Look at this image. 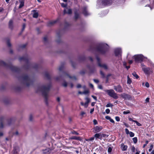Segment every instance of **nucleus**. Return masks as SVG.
<instances>
[{
	"label": "nucleus",
	"instance_id": "f257e3e1",
	"mask_svg": "<svg viewBox=\"0 0 154 154\" xmlns=\"http://www.w3.org/2000/svg\"><path fill=\"white\" fill-rule=\"evenodd\" d=\"M50 84L40 85L36 88V91L37 93H41L47 101L48 97V92L50 88Z\"/></svg>",
	"mask_w": 154,
	"mask_h": 154
},
{
	"label": "nucleus",
	"instance_id": "f03ea898",
	"mask_svg": "<svg viewBox=\"0 0 154 154\" xmlns=\"http://www.w3.org/2000/svg\"><path fill=\"white\" fill-rule=\"evenodd\" d=\"M109 48V46L107 44L101 43L97 45L96 50L100 53L104 54L107 51Z\"/></svg>",
	"mask_w": 154,
	"mask_h": 154
},
{
	"label": "nucleus",
	"instance_id": "7ed1b4c3",
	"mask_svg": "<svg viewBox=\"0 0 154 154\" xmlns=\"http://www.w3.org/2000/svg\"><path fill=\"white\" fill-rule=\"evenodd\" d=\"M21 82L24 85L29 86L32 83L31 79L26 75H23L20 78Z\"/></svg>",
	"mask_w": 154,
	"mask_h": 154
},
{
	"label": "nucleus",
	"instance_id": "20e7f679",
	"mask_svg": "<svg viewBox=\"0 0 154 154\" xmlns=\"http://www.w3.org/2000/svg\"><path fill=\"white\" fill-rule=\"evenodd\" d=\"M0 66L10 68L13 71H17L18 69L16 67L13 66L11 64H7L2 60H0Z\"/></svg>",
	"mask_w": 154,
	"mask_h": 154
},
{
	"label": "nucleus",
	"instance_id": "39448f33",
	"mask_svg": "<svg viewBox=\"0 0 154 154\" xmlns=\"http://www.w3.org/2000/svg\"><path fill=\"white\" fill-rule=\"evenodd\" d=\"M104 91L107 93L109 96L114 99H117L118 98V96L117 94L112 89L105 90Z\"/></svg>",
	"mask_w": 154,
	"mask_h": 154
},
{
	"label": "nucleus",
	"instance_id": "423d86ee",
	"mask_svg": "<svg viewBox=\"0 0 154 154\" xmlns=\"http://www.w3.org/2000/svg\"><path fill=\"white\" fill-rule=\"evenodd\" d=\"M135 61L136 62H141L143 61L144 57L142 54H138L134 56Z\"/></svg>",
	"mask_w": 154,
	"mask_h": 154
},
{
	"label": "nucleus",
	"instance_id": "0eeeda50",
	"mask_svg": "<svg viewBox=\"0 0 154 154\" xmlns=\"http://www.w3.org/2000/svg\"><path fill=\"white\" fill-rule=\"evenodd\" d=\"M96 59L97 60L98 66H99L100 67L103 68L105 69H108V66L106 64H101L100 63V59L98 57H97Z\"/></svg>",
	"mask_w": 154,
	"mask_h": 154
},
{
	"label": "nucleus",
	"instance_id": "6e6552de",
	"mask_svg": "<svg viewBox=\"0 0 154 154\" xmlns=\"http://www.w3.org/2000/svg\"><path fill=\"white\" fill-rule=\"evenodd\" d=\"M114 88L117 92L122 93L123 92V89L122 86L120 85L114 86Z\"/></svg>",
	"mask_w": 154,
	"mask_h": 154
},
{
	"label": "nucleus",
	"instance_id": "1a4fd4ad",
	"mask_svg": "<svg viewBox=\"0 0 154 154\" xmlns=\"http://www.w3.org/2000/svg\"><path fill=\"white\" fill-rule=\"evenodd\" d=\"M121 96L122 97V98L124 99L125 100H129L131 99V96L125 93H123L121 94Z\"/></svg>",
	"mask_w": 154,
	"mask_h": 154
},
{
	"label": "nucleus",
	"instance_id": "9d476101",
	"mask_svg": "<svg viewBox=\"0 0 154 154\" xmlns=\"http://www.w3.org/2000/svg\"><path fill=\"white\" fill-rule=\"evenodd\" d=\"M112 2V0H103L102 1V4L104 6L110 5Z\"/></svg>",
	"mask_w": 154,
	"mask_h": 154
},
{
	"label": "nucleus",
	"instance_id": "9b49d317",
	"mask_svg": "<svg viewBox=\"0 0 154 154\" xmlns=\"http://www.w3.org/2000/svg\"><path fill=\"white\" fill-rule=\"evenodd\" d=\"M142 70L146 74L148 75L150 74L151 71L150 68L149 67H143Z\"/></svg>",
	"mask_w": 154,
	"mask_h": 154
},
{
	"label": "nucleus",
	"instance_id": "f8f14e48",
	"mask_svg": "<svg viewBox=\"0 0 154 154\" xmlns=\"http://www.w3.org/2000/svg\"><path fill=\"white\" fill-rule=\"evenodd\" d=\"M31 12L33 17L34 18H37L38 16V11L35 10H33Z\"/></svg>",
	"mask_w": 154,
	"mask_h": 154
},
{
	"label": "nucleus",
	"instance_id": "ddd939ff",
	"mask_svg": "<svg viewBox=\"0 0 154 154\" xmlns=\"http://www.w3.org/2000/svg\"><path fill=\"white\" fill-rule=\"evenodd\" d=\"M103 129V128L101 126H96L94 128V130L95 133H97L100 132Z\"/></svg>",
	"mask_w": 154,
	"mask_h": 154
},
{
	"label": "nucleus",
	"instance_id": "4468645a",
	"mask_svg": "<svg viewBox=\"0 0 154 154\" xmlns=\"http://www.w3.org/2000/svg\"><path fill=\"white\" fill-rule=\"evenodd\" d=\"M115 52L116 56L120 54L122 52L121 49L120 48H116L115 49Z\"/></svg>",
	"mask_w": 154,
	"mask_h": 154
},
{
	"label": "nucleus",
	"instance_id": "2eb2a0df",
	"mask_svg": "<svg viewBox=\"0 0 154 154\" xmlns=\"http://www.w3.org/2000/svg\"><path fill=\"white\" fill-rule=\"evenodd\" d=\"M72 10L71 9H68L67 8L65 9L63 11L64 14H72Z\"/></svg>",
	"mask_w": 154,
	"mask_h": 154
},
{
	"label": "nucleus",
	"instance_id": "dca6fc26",
	"mask_svg": "<svg viewBox=\"0 0 154 154\" xmlns=\"http://www.w3.org/2000/svg\"><path fill=\"white\" fill-rule=\"evenodd\" d=\"M83 13L85 16H87L89 15V13L87 11V8L86 7H84L83 8Z\"/></svg>",
	"mask_w": 154,
	"mask_h": 154
},
{
	"label": "nucleus",
	"instance_id": "f3484780",
	"mask_svg": "<svg viewBox=\"0 0 154 154\" xmlns=\"http://www.w3.org/2000/svg\"><path fill=\"white\" fill-rule=\"evenodd\" d=\"M94 138H95L96 139H100L101 140V136L100 133L96 134L94 135Z\"/></svg>",
	"mask_w": 154,
	"mask_h": 154
},
{
	"label": "nucleus",
	"instance_id": "a211bd4d",
	"mask_svg": "<svg viewBox=\"0 0 154 154\" xmlns=\"http://www.w3.org/2000/svg\"><path fill=\"white\" fill-rule=\"evenodd\" d=\"M128 146L126 145H124L123 144H122L121 146V148L123 151H125L127 150Z\"/></svg>",
	"mask_w": 154,
	"mask_h": 154
},
{
	"label": "nucleus",
	"instance_id": "6ab92c4d",
	"mask_svg": "<svg viewBox=\"0 0 154 154\" xmlns=\"http://www.w3.org/2000/svg\"><path fill=\"white\" fill-rule=\"evenodd\" d=\"M51 152V150L49 149H47L43 150V153L44 154H49Z\"/></svg>",
	"mask_w": 154,
	"mask_h": 154
},
{
	"label": "nucleus",
	"instance_id": "aec40b11",
	"mask_svg": "<svg viewBox=\"0 0 154 154\" xmlns=\"http://www.w3.org/2000/svg\"><path fill=\"white\" fill-rule=\"evenodd\" d=\"M57 20H53L52 21H50L48 23V26H51L54 24H55L57 22Z\"/></svg>",
	"mask_w": 154,
	"mask_h": 154
},
{
	"label": "nucleus",
	"instance_id": "412c9836",
	"mask_svg": "<svg viewBox=\"0 0 154 154\" xmlns=\"http://www.w3.org/2000/svg\"><path fill=\"white\" fill-rule=\"evenodd\" d=\"M105 118L109 120L112 123H114V121L113 119H111V117L108 116H105Z\"/></svg>",
	"mask_w": 154,
	"mask_h": 154
},
{
	"label": "nucleus",
	"instance_id": "4be33fe9",
	"mask_svg": "<svg viewBox=\"0 0 154 154\" xmlns=\"http://www.w3.org/2000/svg\"><path fill=\"white\" fill-rule=\"evenodd\" d=\"M9 26L10 28L12 29L13 28V21L12 20H10L9 23Z\"/></svg>",
	"mask_w": 154,
	"mask_h": 154
},
{
	"label": "nucleus",
	"instance_id": "5701e85b",
	"mask_svg": "<svg viewBox=\"0 0 154 154\" xmlns=\"http://www.w3.org/2000/svg\"><path fill=\"white\" fill-rule=\"evenodd\" d=\"M79 17V15L77 12H75V20L77 19Z\"/></svg>",
	"mask_w": 154,
	"mask_h": 154
},
{
	"label": "nucleus",
	"instance_id": "b1692460",
	"mask_svg": "<svg viewBox=\"0 0 154 154\" xmlns=\"http://www.w3.org/2000/svg\"><path fill=\"white\" fill-rule=\"evenodd\" d=\"M66 75L68 76L70 79H72L75 80L76 79V78L75 76H71L67 74H66Z\"/></svg>",
	"mask_w": 154,
	"mask_h": 154
},
{
	"label": "nucleus",
	"instance_id": "393cba45",
	"mask_svg": "<svg viewBox=\"0 0 154 154\" xmlns=\"http://www.w3.org/2000/svg\"><path fill=\"white\" fill-rule=\"evenodd\" d=\"M20 5L19 6V8H20L22 7L24 5V1H22L20 2Z\"/></svg>",
	"mask_w": 154,
	"mask_h": 154
},
{
	"label": "nucleus",
	"instance_id": "a878e982",
	"mask_svg": "<svg viewBox=\"0 0 154 154\" xmlns=\"http://www.w3.org/2000/svg\"><path fill=\"white\" fill-rule=\"evenodd\" d=\"M20 60H27V57H20L19 59Z\"/></svg>",
	"mask_w": 154,
	"mask_h": 154
},
{
	"label": "nucleus",
	"instance_id": "bb28decb",
	"mask_svg": "<svg viewBox=\"0 0 154 154\" xmlns=\"http://www.w3.org/2000/svg\"><path fill=\"white\" fill-rule=\"evenodd\" d=\"M77 136H72L71 137H70L68 138V140H76Z\"/></svg>",
	"mask_w": 154,
	"mask_h": 154
},
{
	"label": "nucleus",
	"instance_id": "cd10ccee",
	"mask_svg": "<svg viewBox=\"0 0 154 154\" xmlns=\"http://www.w3.org/2000/svg\"><path fill=\"white\" fill-rule=\"evenodd\" d=\"M127 83L129 84H130L131 82V81L128 76H127Z\"/></svg>",
	"mask_w": 154,
	"mask_h": 154
},
{
	"label": "nucleus",
	"instance_id": "c85d7f7f",
	"mask_svg": "<svg viewBox=\"0 0 154 154\" xmlns=\"http://www.w3.org/2000/svg\"><path fill=\"white\" fill-rule=\"evenodd\" d=\"M7 44L9 47H11V43H10V40L9 39H7Z\"/></svg>",
	"mask_w": 154,
	"mask_h": 154
},
{
	"label": "nucleus",
	"instance_id": "c756f323",
	"mask_svg": "<svg viewBox=\"0 0 154 154\" xmlns=\"http://www.w3.org/2000/svg\"><path fill=\"white\" fill-rule=\"evenodd\" d=\"M132 75L135 77L136 79H137L139 77V76L137 75L136 73L135 72H133L132 73Z\"/></svg>",
	"mask_w": 154,
	"mask_h": 154
},
{
	"label": "nucleus",
	"instance_id": "7c9ffc66",
	"mask_svg": "<svg viewBox=\"0 0 154 154\" xmlns=\"http://www.w3.org/2000/svg\"><path fill=\"white\" fill-rule=\"evenodd\" d=\"M133 140L134 143H136L137 141V137H134L133 139Z\"/></svg>",
	"mask_w": 154,
	"mask_h": 154
},
{
	"label": "nucleus",
	"instance_id": "2f4dec72",
	"mask_svg": "<svg viewBox=\"0 0 154 154\" xmlns=\"http://www.w3.org/2000/svg\"><path fill=\"white\" fill-rule=\"evenodd\" d=\"M76 140L82 141V138L80 137H77Z\"/></svg>",
	"mask_w": 154,
	"mask_h": 154
},
{
	"label": "nucleus",
	"instance_id": "473e14b6",
	"mask_svg": "<svg viewBox=\"0 0 154 154\" xmlns=\"http://www.w3.org/2000/svg\"><path fill=\"white\" fill-rule=\"evenodd\" d=\"M133 91L134 93V94L135 95H137L140 94V92H137L135 90H133Z\"/></svg>",
	"mask_w": 154,
	"mask_h": 154
},
{
	"label": "nucleus",
	"instance_id": "72a5a7b5",
	"mask_svg": "<svg viewBox=\"0 0 154 154\" xmlns=\"http://www.w3.org/2000/svg\"><path fill=\"white\" fill-rule=\"evenodd\" d=\"M113 106V105L110 103H109L107 104H106V107H112Z\"/></svg>",
	"mask_w": 154,
	"mask_h": 154
},
{
	"label": "nucleus",
	"instance_id": "f704fd0d",
	"mask_svg": "<svg viewBox=\"0 0 154 154\" xmlns=\"http://www.w3.org/2000/svg\"><path fill=\"white\" fill-rule=\"evenodd\" d=\"M130 113V112L129 110H127L126 111H124L123 112V114H126Z\"/></svg>",
	"mask_w": 154,
	"mask_h": 154
},
{
	"label": "nucleus",
	"instance_id": "c9c22d12",
	"mask_svg": "<svg viewBox=\"0 0 154 154\" xmlns=\"http://www.w3.org/2000/svg\"><path fill=\"white\" fill-rule=\"evenodd\" d=\"M89 93V91L88 90H86L83 92V94H86Z\"/></svg>",
	"mask_w": 154,
	"mask_h": 154
},
{
	"label": "nucleus",
	"instance_id": "e433bc0d",
	"mask_svg": "<svg viewBox=\"0 0 154 154\" xmlns=\"http://www.w3.org/2000/svg\"><path fill=\"white\" fill-rule=\"evenodd\" d=\"M129 134L130 137H133L134 135V134L132 132H130Z\"/></svg>",
	"mask_w": 154,
	"mask_h": 154
},
{
	"label": "nucleus",
	"instance_id": "4c0bfd02",
	"mask_svg": "<svg viewBox=\"0 0 154 154\" xmlns=\"http://www.w3.org/2000/svg\"><path fill=\"white\" fill-rule=\"evenodd\" d=\"M112 148L111 147H109L108 149V152L109 153H110L112 152Z\"/></svg>",
	"mask_w": 154,
	"mask_h": 154
},
{
	"label": "nucleus",
	"instance_id": "58836bf2",
	"mask_svg": "<svg viewBox=\"0 0 154 154\" xmlns=\"http://www.w3.org/2000/svg\"><path fill=\"white\" fill-rule=\"evenodd\" d=\"M153 148V145L151 144L149 147V152H150L152 149Z\"/></svg>",
	"mask_w": 154,
	"mask_h": 154
},
{
	"label": "nucleus",
	"instance_id": "ea45409f",
	"mask_svg": "<svg viewBox=\"0 0 154 154\" xmlns=\"http://www.w3.org/2000/svg\"><path fill=\"white\" fill-rule=\"evenodd\" d=\"M134 122H135L136 123V124L138 126H141V124L139 123L138 122L136 121H134Z\"/></svg>",
	"mask_w": 154,
	"mask_h": 154
},
{
	"label": "nucleus",
	"instance_id": "a19ab883",
	"mask_svg": "<svg viewBox=\"0 0 154 154\" xmlns=\"http://www.w3.org/2000/svg\"><path fill=\"white\" fill-rule=\"evenodd\" d=\"M72 134H76V135H79V133H77V132H76L75 131H72Z\"/></svg>",
	"mask_w": 154,
	"mask_h": 154
},
{
	"label": "nucleus",
	"instance_id": "79ce46f5",
	"mask_svg": "<svg viewBox=\"0 0 154 154\" xmlns=\"http://www.w3.org/2000/svg\"><path fill=\"white\" fill-rule=\"evenodd\" d=\"M85 114H86V113L84 111H82L80 113V115L82 116L83 117L84 116V115Z\"/></svg>",
	"mask_w": 154,
	"mask_h": 154
},
{
	"label": "nucleus",
	"instance_id": "37998d69",
	"mask_svg": "<svg viewBox=\"0 0 154 154\" xmlns=\"http://www.w3.org/2000/svg\"><path fill=\"white\" fill-rule=\"evenodd\" d=\"M61 6L64 8H65L67 6V5L66 4H64L63 3H62L61 4Z\"/></svg>",
	"mask_w": 154,
	"mask_h": 154
},
{
	"label": "nucleus",
	"instance_id": "c03bdc74",
	"mask_svg": "<svg viewBox=\"0 0 154 154\" xmlns=\"http://www.w3.org/2000/svg\"><path fill=\"white\" fill-rule=\"evenodd\" d=\"M45 76L48 79L50 78V75L48 73H46L45 74Z\"/></svg>",
	"mask_w": 154,
	"mask_h": 154
},
{
	"label": "nucleus",
	"instance_id": "a18cd8bd",
	"mask_svg": "<svg viewBox=\"0 0 154 154\" xmlns=\"http://www.w3.org/2000/svg\"><path fill=\"white\" fill-rule=\"evenodd\" d=\"M101 139L103 137H107V136H106V134H101Z\"/></svg>",
	"mask_w": 154,
	"mask_h": 154
},
{
	"label": "nucleus",
	"instance_id": "49530a36",
	"mask_svg": "<svg viewBox=\"0 0 154 154\" xmlns=\"http://www.w3.org/2000/svg\"><path fill=\"white\" fill-rule=\"evenodd\" d=\"M107 114H109L110 112V110L109 109H107L105 110Z\"/></svg>",
	"mask_w": 154,
	"mask_h": 154
},
{
	"label": "nucleus",
	"instance_id": "de8ad7c7",
	"mask_svg": "<svg viewBox=\"0 0 154 154\" xmlns=\"http://www.w3.org/2000/svg\"><path fill=\"white\" fill-rule=\"evenodd\" d=\"M115 119H116V120L117 122H119L120 121V118L119 117H118V116L116 117Z\"/></svg>",
	"mask_w": 154,
	"mask_h": 154
},
{
	"label": "nucleus",
	"instance_id": "09e8293b",
	"mask_svg": "<svg viewBox=\"0 0 154 154\" xmlns=\"http://www.w3.org/2000/svg\"><path fill=\"white\" fill-rule=\"evenodd\" d=\"M93 81L96 83H98L99 82V81L97 79H94Z\"/></svg>",
	"mask_w": 154,
	"mask_h": 154
},
{
	"label": "nucleus",
	"instance_id": "8fccbe9b",
	"mask_svg": "<svg viewBox=\"0 0 154 154\" xmlns=\"http://www.w3.org/2000/svg\"><path fill=\"white\" fill-rule=\"evenodd\" d=\"M145 86L147 87V88H149V83L147 82H146L145 83Z\"/></svg>",
	"mask_w": 154,
	"mask_h": 154
},
{
	"label": "nucleus",
	"instance_id": "3c124183",
	"mask_svg": "<svg viewBox=\"0 0 154 154\" xmlns=\"http://www.w3.org/2000/svg\"><path fill=\"white\" fill-rule=\"evenodd\" d=\"M111 75V74H109L108 75H107V76H106V82H108V81L109 77V76H110Z\"/></svg>",
	"mask_w": 154,
	"mask_h": 154
},
{
	"label": "nucleus",
	"instance_id": "603ef678",
	"mask_svg": "<svg viewBox=\"0 0 154 154\" xmlns=\"http://www.w3.org/2000/svg\"><path fill=\"white\" fill-rule=\"evenodd\" d=\"M125 131L126 134H129L130 132H129V131L128 129L126 128L125 129Z\"/></svg>",
	"mask_w": 154,
	"mask_h": 154
},
{
	"label": "nucleus",
	"instance_id": "864d4df0",
	"mask_svg": "<svg viewBox=\"0 0 154 154\" xmlns=\"http://www.w3.org/2000/svg\"><path fill=\"white\" fill-rule=\"evenodd\" d=\"M98 88L102 89H103V87L101 85H99L98 86Z\"/></svg>",
	"mask_w": 154,
	"mask_h": 154
},
{
	"label": "nucleus",
	"instance_id": "5fc2aeb1",
	"mask_svg": "<svg viewBox=\"0 0 154 154\" xmlns=\"http://www.w3.org/2000/svg\"><path fill=\"white\" fill-rule=\"evenodd\" d=\"M63 66H60L59 68V70L60 71H61L63 69Z\"/></svg>",
	"mask_w": 154,
	"mask_h": 154
},
{
	"label": "nucleus",
	"instance_id": "6e6d98bb",
	"mask_svg": "<svg viewBox=\"0 0 154 154\" xmlns=\"http://www.w3.org/2000/svg\"><path fill=\"white\" fill-rule=\"evenodd\" d=\"M91 96L95 100V101H96L97 100V97H96L93 95H92Z\"/></svg>",
	"mask_w": 154,
	"mask_h": 154
},
{
	"label": "nucleus",
	"instance_id": "4d7b16f0",
	"mask_svg": "<svg viewBox=\"0 0 154 154\" xmlns=\"http://www.w3.org/2000/svg\"><path fill=\"white\" fill-rule=\"evenodd\" d=\"M93 122H94V125H96L97 124V120L95 119H94V120H93Z\"/></svg>",
	"mask_w": 154,
	"mask_h": 154
},
{
	"label": "nucleus",
	"instance_id": "13d9d810",
	"mask_svg": "<svg viewBox=\"0 0 154 154\" xmlns=\"http://www.w3.org/2000/svg\"><path fill=\"white\" fill-rule=\"evenodd\" d=\"M26 25L25 24H23V28L22 29V31H23L25 28Z\"/></svg>",
	"mask_w": 154,
	"mask_h": 154
},
{
	"label": "nucleus",
	"instance_id": "bf43d9fd",
	"mask_svg": "<svg viewBox=\"0 0 154 154\" xmlns=\"http://www.w3.org/2000/svg\"><path fill=\"white\" fill-rule=\"evenodd\" d=\"M131 150H132V151L133 152H134L135 150V147L134 146H132Z\"/></svg>",
	"mask_w": 154,
	"mask_h": 154
},
{
	"label": "nucleus",
	"instance_id": "052dcab7",
	"mask_svg": "<svg viewBox=\"0 0 154 154\" xmlns=\"http://www.w3.org/2000/svg\"><path fill=\"white\" fill-rule=\"evenodd\" d=\"M63 85L65 87H66L67 86V83L66 82H64L63 84Z\"/></svg>",
	"mask_w": 154,
	"mask_h": 154
},
{
	"label": "nucleus",
	"instance_id": "680f3d73",
	"mask_svg": "<svg viewBox=\"0 0 154 154\" xmlns=\"http://www.w3.org/2000/svg\"><path fill=\"white\" fill-rule=\"evenodd\" d=\"M100 73L101 75H102L103 77H104V74L103 72L101 71H100Z\"/></svg>",
	"mask_w": 154,
	"mask_h": 154
},
{
	"label": "nucleus",
	"instance_id": "e2e57ef3",
	"mask_svg": "<svg viewBox=\"0 0 154 154\" xmlns=\"http://www.w3.org/2000/svg\"><path fill=\"white\" fill-rule=\"evenodd\" d=\"M149 98L147 97L146 99V102H149Z\"/></svg>",
	"mask_w": 154,
	"mask_h": 154
},
{
	"label": "nucleus",
	"instance_id": "0e129e2a",
	"mask_svg": "<svg viewBox=\"0 0 154 154\" xmlns=\"http://www.w3.org/2000/svg\"><path fill=\"white\" fill-rule=\"evenodd\" d=\"M94 138H95L94 137H92L89 138L90 141H93V140H94Z\"/></svg>",
	"mask_w": 154,
	"mask_h": 154
},
{
	"label": "nucleus",
	"instance_id": "69168bd1",
	"mask_svg": "<svg viewBox=\"0 0 154 154\" xmlns=\"http://www.w3.org/2000/svg\"><path fill=\"white\" fill-rule=\"evenodd\" d=\"M38 66V65L36 64H35L33 66L34 68H36Z\"/></svg>",
	"mask_w": 154,
	"mask_h": 154
},
{
	"label": "nucleus",
	"instance_id": "338daca9",
	"mask_svg": "<svg viewBox=\"0 0 154 154\" xmlns=\"http://www.w3.org/2000/svg\"><path fill=\"white\" fill-rule=\"evenodd\" d=\"M94 108L91 109L90 111V113L91 114H92V113L94 112Z\"/></svg>",
	"mask_w": 154,
	"mask_h": 154
},
{
	"label": "nucleus",
	"instance_id": "774afa93",
	"mask_svg": "<svg viewBox=\"0 0 154 154\" xmlns=\"http://www.w3.org/2000/svg\"><path fill=\"white\" fill-rule=\"evenodd\" d=\"M81 87V85L80 84H78L77 86V87L78 88H80Z\"/></svg>",
	"mask_w": 154,
	"mask_h": 154
}]
</instances>
